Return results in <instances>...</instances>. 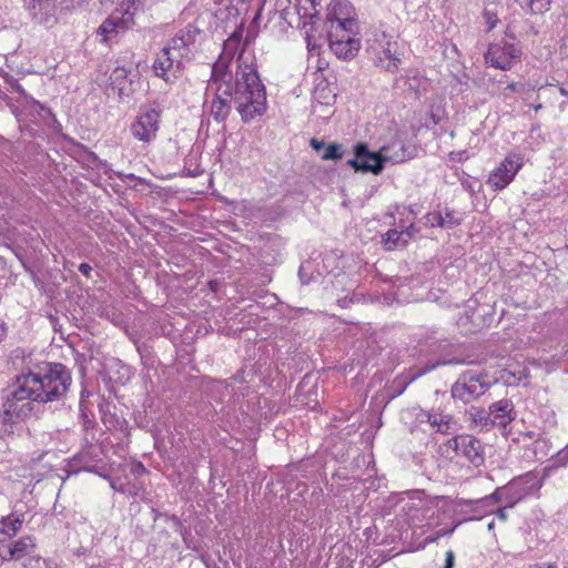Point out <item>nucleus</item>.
<instances>
[{
    "label": "nucleus",
    "instance_id": "f257e3e1",
    "mask_svg": "<svg viewBox=\"0 0 568 568\" xmlns=\"http://www.w3.org/2000/svg\"><path fill=\"white\" fill-rule=\"evenodd\" d=\"M235 97L237 111L243 121L254 120L264 114L266 110L265 87L262 83L253 54H246L242 48L236 59Z\"/></svg>",
    "mask_w": 568,
    "mask_h": 568
},
{
    "label": "nucleus",
    "instance_id": "f03ea898",
    "mask_svg": "<svg viewBox=\"0 0 568 568\" xmlns=\"http://www.w3.org/2000/svg\"><path fill=\"white\" fill-rule=\"evenodd\" d=\"M38 375L31 371L18 375L13 383V392L7 398L6 414L10 418H24L33 410L32 402L40 403Z\"/></svg>",
    "mask_w": 568,
    "mask_h": 568
},
{
    "label": "nucleus",
    "instance_id": "7ed1b4c3",
    "mask_svg": "<svg viewBox=\"0 0 568 568\" xmlns=\"http://www.w3.org/2000/svg\"><path fill=\"white\" fill-rule=\"evenodd\" d=\"M521 55L520 42L513 33L506 31L503 38L488 45L484 60L490 68L508 71L521 61Z\"/></svg>",
    "mask_w": 568,
    "mask_h": 568
},
{
    "label": "nucleus",
    "instance_id": "20e7f679",
    "mask_svg": "<svg viewBox=\"0 0 568 568\" xmlns=\"http://www.w3.org/2000/svg\"><path fill=\"white\" fill-rule=\"evenodd\" d=\"M40 388V403L53 402L62 397L70 384L71 376L64 365L59 363L49 364L44 372L37 373Z\"/></svg>",
    "mask_w": 568,
    "mask_h": 568
},
{
    "label": "nucleus",
    "instance_id": "39448f33",
    "mask_svg": "<svg viewBox=\"0 0 568 568\" xmlns=\"http://www.w3.org/2000/svg\"><path fill=\"white\" fill-rule=\"evenodd\" d=\"M136 12L134 0H122L120 7L102 22L98 29V34L108 42L120 33H124L134 26V16Z\"/></svg>",
    "mask_w": 568,
    "mask_h": 568
},
{
    "label": "nucleus",
    "instance_id": "423d86ee",
    "mask_svg": "<svg viewBox=\"0 0 568 568\" xmlns=\"http://www.w3.org/2000/svg\"><path fill=\"white\" fill-rule=\"evenodd\" d=\"M77 0H22L33 19L45 27L58 22V12L73 7Z\"/></svg>",
    "mask_w": 568,
    "mask_h": 568
},
{
    "label": "nucleus",
    "instance_id": "0eeeda50",
    "mask_svg": "<svg viewBox=\"0 0 568 568\" xmlns=\"http://www.w3.org/2000/svg\"><path fill=\"white\" fill-rule=\"evenodd\" d=\"M382 152L384 153V159L372 155L375 160V165L369 169L374 171L375 175L381 174L384 165L387 163L394 165L415 159L418 154V148L415 144H406L402 140H394L389 144L382 146Z\"/></svg>",
    "mask_w": 568,
    "mask_h": 568
},
{
    "label": "nucleus",
    "instance_id": "6e6552de",
    "mask_svg": "<svg viewBox=\"0 0 568 568\" xmlns=\"http://www.w3.org/2000/svg\"><path fill=\"white\" fill-rule=\"evenodd\" d=\"M524 165V156L519 153H511L505 156L500 164L495 168L487 180V184L499 191L508 186Z\"/></svg>",
    "mask_w": 568,
    "mask_h": 568
},
{
    "label": "nucleus",
    "instance_id": "1a4fd4ad",
    "mask_svg": "<svg viewBox=\"0 0 568 568\" xmlns=\"http://www.w3.org/2000/svg\"><path fill=\"white\" fill-rule=\"evenodd\" d=\"M440 449L442 453L447 456L452 457V455H462L474 464L483 460L480 442L468 434H462L449 438L443 444Z\"/></svg>",
    "mask_w": 568,
    "mask_h": 568
},
{
    "label": "nucleus",
    "instance_id": "9d476101",
    "mask_svg": "<svg viewBox=\"0 0 568 568\" xmlns=\"http://www.w3.org/2000/svg\"><path fill=\"white\" fill-rule=\"evenodd\" d=\"M161 111L149 109L141 112L132 122L130 130L132 135L143 142L150 143L156 138L160 129Z\"/></svg>",
    "mask_w": 568,
    "mask_h": 568
},
{
    "label": "nucleus",
    "instance_id": "9b49d317",
    "mask_svg": "<svg viewBox=\"0 0 568 568\" xmlns=\"http://www.w3.org/2000/svg\"><path fill=\"white\" fill-rule=\"evenodd\" d=\"M38 546L36 539L31 536H23L7 546L0 547V558L2 561H18L19 566L22 561H31L38 558Z\"/></svg>",
    "mask_w": 568,
    "mask_h": 568
},
{
    "label": "nucleus",
    "instance_id": "f8f14e48",
    "mask_svg": "<svg viewBox=\"0 0 568 568\" xmlns=\"http://www.w3.org/2000/svg\"><path fill=\"white\" fill-rule=\"evenodd\" d=\"M153 70L156 77L166 83H173L182 74V61L175 59L172 52L162 49L153 63Z\"/></svg>",
    "mask_w": 568,
    "mask_h": 568
},
{
    "label": "nucleus",
    "instance_id": "ddd939ff",
    "mask_svg": "<svg viewBox=\"0 0 568 568\" xmlns=\"http://www.w3.org/2000/svg\"><path fill=\"white\" fill-rule=\"evenodd\" d=\"M327 21L329 24H357L355 8L348 0H332L327 8Z\"/></svg>",
    "mask_w": 568,
    "mask_h": 568
},
{
    "label": "nucleus",
    "instance_id": "4468645a",
    "mask_svg": "<svg viewBox=\"0 0 568 568\" xmlns=\"http://www.w3.org/2000/svg\"><path fill=\"white\" fill-rule=\"evenodd\" d=\"M354 154L355 158L348 160L347 164L352 166L356 172H371L374 174L373 170L367 169L375 165V160L372 155L384 159L382 148L377 152H372L368 150V146L365 143H357L354 146Z\"/></svg>",
    "mask_w": 568,
    "mask_h": 568
},
{
    "label": "nucleus",
    "instance_id": "2eb2a0df",
    "mask_svg": "<svg viewBox=\"0 0 568 568\" xmlns=\"http://www.w3.org/2000/svg\"><path fill=\"white\" fill-rule=\"evenodd\" d=\"M230 59L220 57L212 65V74L210 79L211 88L222 85L223 90H232L233 72L230 68Z\"/></svg>",
    "mask_w": 568,
    "mask_h": 568
},
{
    "label": "nucleus",
    "instance_id": "dca6fc26",
    "mask_svg": "<svg viewBox=\"0 0 568 568\" xmlns=\"http://www.w3.org/2000/svg\"><path fill=\"white\" fill-rule=\"evenodd\" d=\"M232 90H223L222 85L215 88V97L211 103V114L215 121H224L231 113Z\"/></svg>",
    "mask_w": 568,
    "mask_h": 568
},
{
    "label": "nucleus",
    "instance_id": "f3484780",
    "mask_svg": "<svg viewBox=\"0 0 568 568\" xmlns=\"http://www.w3.org/2000/svg\"><path fill=\"white\" fill-rule=\"evenodd\" d=\"M513 409L514 406L509 399H500L493 403L489 406V416L491 423L505 427L514 419L511 416Z\"/></svg>",
    "mask_w": 568,
    "mask_h": 568
},
{
    "label": "nucleus",
    "instance_id": "a211bd4d",
    "mask_svg": "<svg viewBox=\"0 0 568 568\" xmlns=\"http://www.w3.org/2000/svg\"><path fill=\"white\" fill-rule=\"evenodd\" d=\"M329 48L332 52L339 59L351 60L353 59L361 48L359 40H351V41H341L335 40L329 42Z\"/></svg>",
    "mask_w": 568,
    "mask_h": 568
},
{
    "label": "nucleus",
    "instance_id": "6ab92c4d",
    "mask_svg": "<svg viewBox=\"0 0 568 568\" xmlns=\"http://www.w3.org/2000/svg\"><path fill=\"white\" fill-rule=\"evenodd\" d=\"M358 33V23L355 26H345V24H329L328 39L329 42L335 40L341 41H351V40H359L356 36Z\"/></svg>",
    "mask_w": 568,
    "mask_h": 568
},
{
    "label": "nucleus",
    "instance_id": "aec40b11",
    "mask_svg": "<svg viewBox=\"0 0 568 568\" xmlns=\"http://www.w3.org/2000/svg\"><path fill=\"white\" fill-rule=\"evenodd\" d=\"M397 43L388 41L383 50V55L377 57L378 63L387 71L397 72L399 58L395 55V49Z\"/></svg>",
    "mask_w": 568,
    "mask_h": 568
},
{
    "label": "nucleus",
    "instance_id": "412c9836",
    "mask_svg": "<svg viewBox=\"0 0 568 568\" xmlns=\"http://www.w3.org/2000/svg\"><path fill=\"white\" fill-rule=\"evenodd\" d=\"M22 527V520L10 515L0 520V540L10 539L16 536Z\"/></svg>",
    "mask_w": 568,
    "mask_h": 568
},
{
    "label": "nucleus",
    "instance_id": "4be33fe9",
    "mask_svg": "<svg viewBox=\"0 0 568 568\" xmlns=\"http://www.w3.org/2000/svg\"><path fill=\"white\" fill-rule=\"evenodd\" d=\"M163 49L172 52L175 59L182 60L187 53V41L184 36H176Z\"/></svg>",
    "mask_w": 568,
    "mask_h": 568
},
{
    "label": "nucleus",
    "instance_id": "5701e85b",
    "mask_svg": "<svg viewBox=\"0 0 568 568\" xmlns=\"http://www.w3.org/2000/svg\"><path fill=\"white\" fill-rule=\"evenodd\" d=\"M242 31H234L223 43V52L221 57L232 60L239 48L241 47Z\"/></svg>",
    "mask_w": 568,
    "mask_h": 568
},
{
    "label": "nucleus",
    "instance_id": "b1692460",
    "mask_svg": "<svg viewBox=\"0 0 568 568\" xmlns=\"http://www.w3.org/2000/svg\"><path fill=\"white\" fill-rule=\"evenodd\" d=\"M321 8L320 0H298L297 12L302 18L314 19L318 17Z\"/></svg>",
    "mask_w": 568,
    "mask_h": 568
},
{
    "label": "nucleus",
    "instance_id": "393cba45",
    "mask_svg": "<svg viewBox=\"0 0 568 568\" xmlns=\"http://www.w3.org/2000/svg\"><path fill=\"white\" fill-rule=\"evenodd\" d=\"M477 381L470 379L469 383H456V385L453 387V396L458 397L463 402L467 403L471 400V398L475 396V387Z\"/></svg>",
    "mask_w": 568,
    "mask_h": 568
},
{
    "label": "nucleus",
    "instance_id": "a878e982",
    "mask_svg": "<svg viewBox=\"0 0 568 568\" xmlns=\"http://www.w3.org/2000/svg\"><path fill=\"white\" fill-rule=\"evenodd\" d=\"M427 422L440 434H449L452 417L444 414H428Z\"/></svg>",
    "mask_w": 568,
    "mask_h": 568
},
{
    "label": "nucleus",
    "instance_id": "bb28decb",
    "mask_svg": "<svg viewBox=\"0 0 568 568\" xmlns=\"http://www.w3.org/2000/svg\"><path fill=\"white\" fill-rule=\"evenodd\" d=\"M550 0H523V4L526 6L534 14L548 11L550 9Z\"/></svg>",
    "mask_w": 568,
    "mask_h": 568
},
{
    "label": "nucleus",
    "instance_id": "cd10ccee",
    "mask_svg": "<svg viewBox=\"0 0 568 568\" xmlns=\"http://www.w3.org/2000/svg\"><path fill=\"white\" fill-rule=\"evenodd\" d=\"M483 17L487 23L488 32L496 28L499 19H498V13L495 9H490V8L486 7L484 9Z\"/></svg>",
    "mask_w": 568,
    "mask_h": 568
},
{
    "label": "nucleus",
    "instance_id": "c85d7f7f",
    "mask_svg": "<svg viewBox=\"0 0 568 568\" xmlns=\"http://www.w3.org/2000/svg\"><path fill=\"white\" fill-rule=\"evenodd\" d=\"M342 156L343 152L341 150V145L332 143L327 145L325 153L323 154V160H339Z\"/></svg>",
    "mask_w": 568,
    "mask_h": 568
},
{
    "label": "nucleus",
    "instance_id": "c756f323",
    "mask_svg": "<svg viewBox=\"0 0 568 568\" xmlns=\"http://www.w3.org/2000/svg\"><path fill=\"white\" fill-rule=\"evenodd\" d=\"M18 568H55L51 566L44 558L39 556L38 558H32L31 561H22V564Z\"/></svg>",
    "mask_w": 568,
    "mask_h": 568
},
{
    "label": "nucleus",
    "instance_id": "7c9ffc66",
    "mask_svg": "<svg viewBox=\"0 0 568 568\" xmlns=\"http://www.w3.org/2000/svg\"><path fill=\"white\" fill-rule=\"evenodd\" d=\"M400 237V233L396 230H389L386 233L385 245L387 250H394Z\"/></svg>",
    "mask_w": 568,
    "mask_h": 568
},
{
    "label": "nucleus",
    "instance_id": "2f4dec72",
    "mask_svg": "<svg viewBox=\"0 0 568 568\" xmlns=\"http://www.w3.org/2000/svg\"><path fill=\"white\" fill-rule=\"evenodd\" d=\"M507 90H510L513 92H525L526 89H527V85L526 84H523V83H518V82H510L507 87H506Z\"/></svg>",
    "mask_w": 568,
    "mask_h": 568
},
{
    "label": "nucleus",
    "instance_id": "473e14b6",
    "mask_svg": "<svg viewBox=\"0 0 568 568\" xmlns=\"http://www.w3.org/2000/svg\"><path fill=\"white\" fill-rule=\"evenodd\" d=\"M455 556L452 550H448L446 552V560H445V567L444 568H453L454 566Z\"/></svg>",
    "mask_w": 568,
    "mask_h": 568
},
{
    "label": "nucleus",
    "instance_id": "72a5a7b5",
    "mask_svg": "<svg viewBox=\"0 0 568 568\" xmlns=\"http://www.w3.org/2000/svg\"><path fill=\"white\" fill-rule=\"evenodd\" d=\"M91 271H92V267L87 263H81L79 265V272L82 273L83 275H85L87 277L90 276Z\"/></svg>",
    "mask_w": 568,
    "mask_h": 568
},
{
    "label": "nucleus",
    "instance_id": "f704fd0d",
    "mask_svg": "<svg viewBox=\"0 0 568 568\" xmlns=\"http://www.w3.org/2000/svg\"><path fill=\"white\" fill-rule=\"evenodd\" d=\"M7 337V326L3 321L0 320V343Z\"/></svg>",
    "mask_w": 568,
    "mask_h": 568
},
{
    "label": "nucleus",
    "instance_id": "c9c22d12",
    "mask_svg": "<svg viewBox=\"0 0 568 568\" xmlns=\"http://www.w3.org/2000/svg\"><path fill=\"white\" fill-rule=\"evenodd\" d=\"M532 568H558L556 564L550 562H539L532 566Z\"/></svg>",
    "mask_w": 568,
    "mask_h": 568
},
{
    "label": "nucleus",
    "instance_id": "e433bc0d",
    "mask_svg": "<svg viewBox=\"0 0 568 568\" xmlns=\"http://www.w3.org/2000/svg\"><path fill=\"white\" fill-rule=\"evenodd\" d=\"M311 145L313 146L314 150L320 151L324 146V143L316 139H312Z\"/></svg>",
    "mask_w": 568,
    "mask_h": 568
},
{
    "label": "nucleus",
    "instance_id": "4c0bfd02",
    "mask_svg": "<svg viewBox=\"0 0 568 568\" xmlns=\"http://www.w3.org/2000/svg\"><path fill=\"white\" fill-rule=\"evenodd\" d=\"M532 109L535 112H538L540 109H542V104L541 103L534 104Z\"/></svg>",
    "mask_w": 568,
    "mask_h": 568
},
{
    "label": "nucleus",
    "instance_id": "58836bf2",
    "mask_svg": "<svg viewBox=\"0 0 568 568\" xmlns=\"http://www.w3.org/2000/svg\"><path fill=\"white\" fill-rule=\"evenodd\" d=\"M101 4L113 3L115 0H99Z\"/></svg>",
    "mask_w": 568,
    "mask_h": 568
},
{
    "label": "nucleus",
    "instance_id": "ea45409f",
    "mask_svg": "<svg viewBox=\"0 0 568 568\" xmlns=\"http://www.w3.org/2000/svg\"><path fill=\"white\" fill-rule=\"evenodd\" d=\"M138 467H139L138 471H141V470L145 471V468H144V466L141 463L138 465Z\"/></svg>",
    "mask_w": 568,
    "mask_h": 568
},
{
    "label": "nucleus",
    "instance_id": "a19ab883",
    "mask_svg": "<svg viewBox=\"0 0 568 568\" xmlns=\"http://www.w3.org/2000/svg\"><path fill=\"white\" fill-rule=\"evenodd\" d=\"M138 467H139L138 471H141V470L145 471V468H144V466L141 463L138 465Z\"/></svg>",
    "mask_w": 568,
    "mask_h": 568
},
{
    "label": "nucleus",
    "instance_id": "79ce46f5",
    "mask_svg": "<svg viewBox=\"0 0 568 568\" xmlns=\"http://www.w3.org/2000/svg\"><path fill=\"white\" fill-rule=\"evenodd\" d=\"M304 404H305V405H308L312 409H314V408L316 407V405H317V402H315V405H314V406H311L308 402H305Z\"/></svg>",
    "mask_w": 568,
    "mask_h": 568
},
{
    "label": "nucleus",
    "instance_id": "37998d69",
    "mask_svg": "<svg viewBox=\"0 0 568 568\" xmlns=\"http://www.w3.org/2000/svg\"><path fill=\"white\" fill-rule=\"evenodd\" d=\"M297 394H298V396H302V387H298Z\"/></svg>",
    "mask_w": 568,
    "mask_h": 568
}]
</instances>
